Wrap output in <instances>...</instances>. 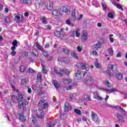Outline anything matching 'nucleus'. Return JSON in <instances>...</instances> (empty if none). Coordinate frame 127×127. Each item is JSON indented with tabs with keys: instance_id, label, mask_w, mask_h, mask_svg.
<instances>
[{
	"instance_id": "1",
	"label": "nucleus",
	"mask_w": 127,
	"mask_h": 127,
	"mask_svg": "<svg viewBox=\"0 0 127 127\" xmlns=\"http://www.w3.org/2000/svg\"><path fill=\"white\" fill-rule=\"evenodd\" d=\"M54 73H56V74L59 75L60 77H62L64 74L69 75L70 74V71L67 69L57 70L55 68H54Z\"/></svg>"
},
{
	"instance_id": "2",
	"label": "nucleus",
	"mask_w": 127,
	"mask_h": 127,
	"mask_svg": "<svg viewBox=\"0 0 127 127\" xmlns=\"http://www.w3.org/2000/svg\"><path fill=\"white\" fill-rule=\"evenodd\" d=\"M83 82L88 86L94 85V79L90 76H87L86 80H84Z\"/></svg>"
},
{
	"instance_id": "3",
	"label": "nucleus",
	"mask_w": 127,
	"mask_h": 127,
	"mask_svg": "<svg viewBox=\"0 0 127 127\" xmlns=\"http://www.w3.org/2000/svg\"><path fill=\"white\" fill-rule=\"evenodd\" d=\"M28 103L26 101H23L21 103L18 104V109H22L23 111H26V106L27 105Z\"/></svg>"
},
{
	"instance_id": "4",
	"label": "nucleus",
	"mask_w": 127,
	"mask_h": 127,
	"mask_svg": "<svg viewBox=\"0 0 127 127\" xmlns=\"http://www.w3.org/2000/svg\"><path fill=\"white\" fill-rule=\"evenodd\" d=\"M91 119L93 122H95L96 124L99 123V116H98V115L93 111L91 112Z\"/></svg>"
},
{
	"instance_id": "5",
	"label": "nucleus",
	"mask_w": 127,
	"mask_h": 127,
	"mask_svg": "<svg viewBox=\"0 0 127 127\" xmlns=\"http://www.w3.org/2000/svg\"><path fill=\"white\" fill-rule=\"evenodd\" d=\"M114 68V64H109L107 66V70L106 71V74L109 75L110 77H114V73H111V70H113Z\"/></svg>"
},
{
	"instance_id": "6",
	"label": "nucleus",
	"mask_w": 127,
	"mask_h": 127,
	"mask_svg": "<svg viewBox=\"0 0 127 127\" xmlns=\"http://www.w3.org/2000/svg\"><path fill=\"white\" fill-rule=\"evenodd\" d=\"M44 111H43L42 109H38V114H36L37 117H38L39 119H41V120L44 118Z\"/></svg>"
},
{
	"instance_id": "7",
	"label": "nucleus",
	"mask_w": 127,
	"mask_h": 127,
	"mask_svg": "<svg viewBox=\"0 0 127 127\" xmlns=\"http://www.w3.org/2000/svg\"><path fill=\"white\" fill-rule=\"evenodd\" d=\"M95 87L98 90H105L107 94H111V93H112V89H104V87H103L102 86H101V84H98V85H96Z\"/></svg>"
},
{
	"instance_id": "8",
	"label": "nucleus",
	"mask_w": 127,
	"mask_h": 127,
	"mask_svg": "<svg viewBox=\"0 0 127 127\" xmlns=\"http://www.w3.org/2000/svg\"><path fill=\"white\" fill-rule=\"evenodd\" d=\"M88 32L86 31L83 32L81 37V41L84 42L86 41L88 39Z\"/></svg>"
},
{
	"instance_id": "9",
	"label": "nucleus",
	"mask_w": 127,
	"mask_h": 127,
	"mask_svg": "<svg viewBox=\"0 0 127 127\" xmlns=\"http://www.w3.org/2000/svg\"><path fill=\"white\" fill-rule=\"evenodd\" d=\"M70 8H71L70 6H62L60 8V10L61 11H63V12H68Z\"/></svg>"
},
{
	"instance_id": "10",
	"label": "nucleus",
	"mask_w": 127,
	"mask_h": 127,
	"mask_svg": "<svg viewBox=\"0 0 127 127\" xmlns=\"http://www.w3.org/2000/svg\"><path fill=\"white\" fill-rule=\"evenodd\" d=\"M58 61L60 64H62V62L64 63H69V59L68 58H63L62 59L59 58Z\"/></svg>"
},
{
	"instance_id": "11",
	"label": "nucleus",
	"mask_w": 127,
	"mask_h": 127,
	"mask_svg": "<svg viewBox=\"0 0 127 127\" xmlns=\"http://www.w3.org/2000/svg\"><path fill=\"white\" fill-rule=\"evenodd\" d=\"M86 65H87L86 63H78L77 64V66L79 69L85 70V69H86Z\"/></svg>"
},
{
	"instance_id": "12",
	"label": "nucleus",
	"mask_w": 127,
	"mask_h": 127,
	"mask_svg": "<svg viewBox=\"0 0 127 127\" xmlns=\"http://www.w3.org/2000/svg\"><path fill=\"white\" fill-rule=\"evenodd\" d=\"M63 30H64V29L62 28H61L60 29V31H55L54 32V35L55 36H57V37H60V36L61 35V34H62V33H63Z\"/></svg>"
},
{
	"instance_id": "13",
	"label": "nucleus",
	"mask_w": 127,
	"mask_h": 127,
	"mask_svg": "<svg viewBox=\"0 0 127 127\" xmlns=\"http://www.w3.org/2000/svg\"><path fill=\"white\" fill-rule=\"evenodd\" d=\"M82 78V73L81 72V70H77L75 75V79L76 80H80Z\"/></svg>"
},
{
	"instance_id": "14",
	"label": "nucleus",
	"mask_w": 127,
	"mask_h": 127,
	"mask_svg": "<svg viewBox=\"0 0 127 127\" xmlns=\"http://www.w3.org/2000/svg\"><path fill=\"white\" fill-rule=\"evenodd\" d=\"M71 110H72V107L69 105V103L65 102L64 104V111L68 112V111H70Z\"/></svg>"
},
{
	"instance_id": "15",
	"label": "nucleus",
	"mask_w": 127,
	"mask_h": 127,
	"mask_svg": "<svg viewBox=\"0 0 127 127\" xmlns=\"http://www.w3.org/2000/svg\"><path fill=\"white\" fill-rule=\"evenodd\" d=\"M22 15L21 14H17L15 18V20L16 21V22H20L21 20H22Z\"/></svg>"
},
{
	"instance_id": "16",
	"label": "nucleus",
	"mask_w": 127,
	"mask_h": 127,
	"mask_svg": "<svg viewBox=\"0 0 127 127\" xmlns=\"http://www.w3.org/2000/svg\"><path fill=\"white\" fill-rule=\"evenodd\" d=\"M47 8L48 10H52V9H53V2L50 1L48 2Z\"/></svg>"
},
{
	"instance_id": "17",
	"label": "nucleus",
	"mask_w": 127,
	"mask_h": 127,
	"mask_svg": "<svg viewBox=\"0 0 127 127\" xmlns=\"http://www.w3.org/2000/svg\"><path fill=\"white\" fill-rule=\"evenodd\" d=\"M60 50L64 51V52L65 53V54H69V53H70V51H69V50H68L67 49H64L63 48H59V49L58 50V53H61V52L60 51Z\"/></svg>"
},
{
	"instance_id": "18",
	"label": "nucleus",
	"mask_w": 127,
	"mask_h": 127,
	"mask_svg": "<svg viewBox=\"0 0 127 127\" xmlns=\"http://www.w3.org/2000/svg\"><path fill=\"white\" fill-rule=\"evenodd\" d=\"M30 52L32 53V54H34L35 56H36V57H38V56H39L38 52L36 50V49H34V48H32L30 50Z\"/></svg>"
},
{
	"instance_id": "19",
	"label": "nucleus",
	"mask_w": 127,
	"mask_h": 127,
	"mask_svg": "<svg viewBox=\"0 0 127 127\" xmlns=\"http://www.w3.org/2000/svg\"><path fill=\"white\" fill-rule=\"evenodd\" d=\"M53 15L54 16H58L60 15V11L58 9H54L52 12Z\"/></svg>"
},
{
	"instance_id": "20",
	"label": "nucleus",
	"mask_w": 127,
	"mask_h": 127,
	"mask_svg": "<svg viewBox=\"0 0 127 127\" xmlns=\"http://www.w3.org/2000/svg\"><path fill=\"white\" fill-rule=\"evenodd\" d=\"M63 82L65 85L67 84H70V83H72V79L70 78H63Z\"/></svg>"
},
{
	"instance_id": "21",
	"label": "nucleus",
	"mask_w": 127,
	"mask_h": 127,
	"mask_svg": "<svg viewBox=\"0 0 127 127\" xmlns=\"http://www.w3.org/2000/svg\"><path fill=\"white\" fill-rule=\"evenodd\" d=\"M20 1L22 3H24V4H31L32 2L31 0H20Z\"/></svg>"
},
{
	"instance_id": "22",
	"label": "nucleus",
	"mask_w": 127,
	"mask_h": 127,
	"mask_svg": "<svg viewBox=\"0 0 127 127\" xmlns=\"http://www.w3.org/2000/svg\"><path fill=\"white\" fill-rule=\"evenodd\" d=\"M116 117L118 120H119V122H120L121 123H123V122H124V118H123V116H122L121 114H120V113L117 114Z\"/></svg>"
},
{
	"instance_id": "23",
	"label": "nucleus",
	"mask_w": 127,
	"mask_h": 127,
	"mask_svg": "<svg viewBox=\"0 0 127 127\" xmlns=\"http://www.w3.org/2000/svg\"><path fill=\"white\" fill-rule=\"evenodd\" d=\"M65 23L67 25L71 26V27H73V26H74V23L71 22V20H70V19H69L65 20Z\"/></svg>"
},
{
	"instance_id": "24",
	"label": "nucleus",
	"mask_w": 127,
	"mask_h": 127,
	"mask_svg": "<svg viewBox=\"0 0 127 127\" xmlns=\"http://www.w3.org/2000/svg\"><path fill=\"white\" fill-rule=\"evenodd\" d=\"M103 84H104V85H105V86H107L108 88H110V87H112V84H111L110 82L108 81V80H105L103 81Z\"/></svg>"
},
{
	"instance_id": "25",
	"label": "nucleus",
	"mask_w": 127,
	"mask_h": 127,
	"mask_svg": "<svg viewBox=\"0 0 127 127\" xmlns=\"http://www.w3.org/2000/svg\"><path fill=\"white\" fill-rule=\"evenodd\" d=\"M35 46H36L37 48H38L39 50H40V51H42V52L44 51L43 48L42 47V46H41V45H39L38 43H36L35 44Z\"/></svg>"
},
{
	"instance_id": "26",
	"label": "nucleus",
	"mask_w": 127,
	"mask_h": 127,
	"mask_svg": "<svg viewBox=\"0 0 127 127\" xmlns=\"http://www.w3.org/2000/svg\"><path fill=\"white\" fill-rule=\"evenodd\" d=\"M35 112H34V114L33 116H32V118H31L30 120L31 122H32L33 124H36L37 123V121L36 120V118L34 116V115H35Z\"/></svg>"
},
{
	"instance_id": "27",
	"label": "nucleus",
	"mask_w": 127,
	"mask_h": 127,
	"mask_svg": "<svg viewBox=\"0 0 127 127\" xmlns=\"http://www.w3.org/2000/svg\"><path fill=\"white\" fill-rule=\"evenodd\" d=\"M123 76L121 73H118L116 75V78L117 79V80H120L121 81V80H123Z\"/></svg>"
},
{
	"instance_id": "28",
	"label": "nucleus",
	"mask_w": 127,
	"mask_h": 127,
	"mask_svg": "<svg viewBox=\"0 0 127 127\" xmlns=\"http://www.w3.org/2000/svg\"><path fill=\"white\" fill-rule=\"evenodd\" d=\"M95 99H96L97 100H98L99 101H102L103 100V98L102 97L100 96V95H99V93L98 92H96V94L95 95H94Z\"/></svg>"
},
{
	"instance_id": "29",
	"label": "nucleus",
	"mask_w": 127,
	"mask_h": 127,
	"mask_svg": "<svg viewBox=\"0 0 127 127\" xmlns=\"http://www.w3.org/2000/svg\"><path fill=\"white\" fill-rule=\"evenodd\" d=\"M18 98H17V100L18 101V102H21L22 101V98H23L22 94H21V93L19 92L18 93Z\"/></svg>"
},
{
	"instance_id": "30",
	"label": "nucleus",
	"mask_w": 127,
	"mask_h": 127,
	"mask_svg": "<svg viewBox=\"0 0 127 127\" xmlns=\"http://www.w3.org/2000/svg\"><path fill=\"white\" fill-rule=\"evenodd\" d=\"M52 84H53L54 86H55L56 89H58V88H59V84H58V83H57V81L53 80Z\"/></svg>"
},
{
	"instance_id": "31",
	"label": "nucleus",
	"mask_w": 127,
	"mask_h": 127,
	"mask_svg": "<svg viewBox=\"0 0 127 127\" xmlns=\"http://www.w3.org/2000/svg\"><path fill=\"white\" fill-rule=\"evenodd\" d=\"M108 51L109 53V55L110 56H113L114 54V50H113V48H110L108 49Z\"/></svg>"
},
{
	"instance_id": "32",
	"label": "nucleus",
	"mask_w": 127,
	"mask_h": 127,
	"mask_svg": "<svg viewBox=\"0 0 127 127\" xmlns=\"http://www.w3.org/2000/svg\"><path fill=\"white\" fill-rule=\"evenodd\" d=\"M95 66L97 69H100V68L102 67V65L101 64L98 63V61L96 60L95 63Z\"/></svg>"
},
{
	"instance_id": "33",
	"label": "nucleus",
	"mask_w": 127,
	"mask_h": 127,
	"mask_svg": "<svg viewBox=\"0 0 127 127\" xmlns=\"http://www.w3.org/2000/svg\"><path fill=\"white\" fill-rule=\"evenodd\" d=\"M78 84L76 83H73L72 85H69L67 86L65 88V90H71L72 88V86H77Z\"/></svg>"
},
{
	"instance_id": "34",
	"label": "nucleus",
	"mask_w": 127,
	"mask_h": 127,
	"mask_svg": "<svg viewBox=\"0 0 127 127\" xmlns=\"http://www.w3.org/2000/svg\"><path fill=\"white\" fill-rule=\"evenodd\" d=\"M84 99L86 100V101H91V97L90 96L88 95V94H85L84 95Z\"/></svg>"
},
{
	"instance_id": "35",
	"label": "nucleus",
	"mask_w": 127,
	"mask_h": 127,
	"mask_svg": "<svg viewBox=\"0 0 127 127\" xmlns=\"http://www.w3.org/2000/svg\"><path fill=\"white\" fill-rule=\"evenodd\" d=\"M43 4L41 2H38L36 3L35 7L38 8L39 7H42Z\"/></svg>"
},
{
	"instance_id": "36",
	"label": "nucleus",
	"mask_w": 127,
	"mask_h": 127,
	"mask_svg": "<svg viewBox=\"0 0 127 127\" xmlns=\"http://www.w3.org/2000/svg\"><path fill=\"white\" fill-rule=\"evenodd\" d=\"M19 117H20V121H21V122H25L26 119H25V117H24V116H23V115L20 114L19 115Z\"/></svg>"
},
{
	"instance_id": "37",
	"label": "nucleus",
	"mask_w": 127,
	"mask_h": 127,
	"mask_svg": "<svg viewBox=\"0 0 127 127\" xmlns=\"http://www.w3.org/2000/svg\"><path fill=\"white\" fill-rule=\"evenodd\" d=\"M93 47V48H100V47H101V43L99 42L97 44H94Z\"/></svg>"
},
{
	"instance_id": "38",
	"label": "nucleus",
	"mask_w": 127,
	"mask_h": 127,
	"mask_svg": "<svg viewBox=\"0 0 127 127\" xmlns=\"http://www.w3.org/2000/svg\"><path fill=\"white\" fill-rule=\"evenodd\" d=\"M42 52L43 56H45L46 58H48L49 57V54H48V52L45 51H43Z\"/></svg>"
},
{
	"instance_id": "39",
	"label": "nucleus",
	"mask_w": 127,
	"mask_h": 127,
	"mask_svg": "<svg viewBox=\"0 0 127 127\" xmlns=\"http://www.w3.org/2000/svg\"><path fill=\"white\" fill-rule=\"evenodd\" d=\"M74 113H75V114H76L77 115H79V116H81V110L75 109H74Z\"/></svg>"
},
{
	"instance_id": "40",
	"label": "nucleus",
	"mask_w": 127,
	"mask_h": 127,
	"mask_svg": "<svg viewBox=\"0 0 127 127\" xmlns=\"http://www.w3.org/2000/svg\"><path fill=\"white\" fill-rule=\"evenodd\" d=\"M80 30L79 28L76 29L75 30V34L76 37H79V36H80Z\"/></svg>"
},
{
	"instance_id": "41",
	"label": "nucleus",
	"mask_w": 127,
	"mask_h": 127,
	"mask_svg": "<svg viewBox=\"0 0 127 127\" xmlns=\"http://www.w3.org/2000/svg\"><path fill=\"white\" fill-rule=\"evenodd\" d=\"M102 6L104 9V10H106L107 9V4H106V2H101Z\"/></svg>"
},
{
	"instance_id": "42",
	"label": "nucleus",
	"mask_w": 127,
	"mask_h": 127,
	"mask_svg": "<svg viewBox=\"0 0 127 127\" xmlns=\"http://www.w3.org/2000/svg\"><path fill=\"white\" fill-rule=\"evenodd\" d=\"M45 103V100L42 99L38 103V106H42V105H44Z\"/></svg>"
},
{
	"instance_id": "43",
	"label": "nucleus",
	"mask_w": 127,
	"mask_h": 127,
	"mask_svg": "<svg viewBox=\"0 0 127 127\" xmlns=\"http://www.w3.org/2000/svg\"><path fill=\"white\" fill-rule=\"evenodd\" d=\"M42 67V72L44 73V74H47V70H46V68L44 67V65L43 64H41Z\"/></svg>"
},
{
	"instance_id": "44",
	"label": "nucleus",
	"mask_w": 127,
	"mask_h": 127,
	"mask_svg": "<svg viewBox=\"0 0 127 127\" xmlns=\"http://www.w3.org/2000/svg\"><path fill=\"white\" fill-rule=\"evenodd\" d=\"M42 21L43 23H44L45 24H47V18H46V17H43L42 18Z\"/></svg>"
},
{
	"instance_id": "45",
	"label": "nucleus",
	"mask_w": 127,
	"mask_h": 127,
	"mask_svg": "<svg viewBox=\"0 0 127 127\" xmlns=\"http://www.w3.org/2000/svg\"><path fill=\"white\" fill-rule=\"evenodd\" d=\"M26 83H27L26 79H22L20 82L21 85H26Z\"/></svg>"
},
{
	"instance_id": "46",
	"label": "nucleus",
	"mask_w": 127,
	"mask_h": 127,
	"mask_svg": "<svg viewBox=\"0 0 127 127\" xmlns=\"http://www.w3.org/2000/svg\"><path fill=\"white\" fill-rule=\"evenodd\" d=\"M71 55L72 57H74V58H75V59H79V57H78V56H77V55H76V53H75L74 52H72Z\"/></svg>"
},
{
	"instance_id": "47",
	"label": "nucleus",
	"mask_w": 127,
	"mask_h": 127,
	"mask_svg": "<svg viewBox=\"0 0 127 127\" xmlns=\"http://www.w3.org/2000/svg\"><path fill=\"white\" fill-rule=\"evenodd\" d=\"M20 72H24L25 71V66L24 65H21L20 67Z\"/></svg>"
},
{
	"instance_id": "48",
	"label": "nucleus",
	"mask_w": 127,
	"mask_h": 127,
	"mask_svg": "<svg viewBox=\"0 0 127 127\" xmlns=\"http://www.w3.org/2000/svg\"><path fill=\"white\" fill-rule=\"evenodd\" d=\"M108 17H110V18H114V14L112 12H109L108 14Z\"/></svg>"
},
{
	"instance_id": "49",
	"label": "nucleus",
	"mask_w": 127,
	"mask_h": 127,
	"mask_svg": "<svg viewBox=\"0 0 127 127\" xmlns=\"http://www.w3.org/2000/svg\"><path fill=\"white\" fill-rule=\"evenodd\" d=\"M38 80H41L42 79V75L41 73H39L37 75Z\"/></svg>"
},
{
	"instance_id": "50",
	"label": "nucleus",
	"mask_w": 127,
	"mask_h": 127,
	"mask_svg": "<svg viewBox=\"0 0 127 127\" xmlns=\"http://www.w3.org/2000/svg\"><path fill=\"white\" fill-rule=\"evenodd\" d=\"M54 126H55L54 124H53L52 123H50L47 125L46 127H54Z\"/></svg>"
},
{
	"instance_id": "51",
	"label": "nucleus",
	"mask_w": 127,
	"mask_h": 127,
	"mask_svg": "<svg viewBox=\"0 0 127 127\" xmlns=\"http://www.w3.org/2000/svg\"><path fill=\"white\" fill-rule=\"evenodd\" d=\"M12 45H13V46H15V47L17 46V41L14 40L13 41V42L12 43Z\"/></svg>"
},
{
	"instance_id": "52",
	"label": "nucleus",
	"mask_w": 127,
	"mask_h": 127,
	"mask_svg": "<svg viewBox=\"0 0 127 127\" xmlns=\"http://www.w3.org/2000/svg\"><path fill=\"white\" fill-rule=\"evenodd\" d=\"M75 97V94H71L69 97L70 101H73V99H74Z\"/></svg>"
},
{
	"instance_id": "53",
	"label": "nucleus",
	"mask_w": 127,
	"mask_h": 127,
	"mask_svg": "<svg viewBox=\"0 0 127 127\" xmlns=\"http://www.w3.org/2000/svg\"><path fill=\"white\" fill-rule=\"evenodd\" d=\"M116 109H118V110H121L122 112H125V110L124 108H123L122 107L118 106L116 107Z\"/></svg>"
},
{
	"instance_id": "54",
	"label": "nucleus",
	"mask_w": 127,
	"mask_h": 127,
	"mask_svg": "<svg viewBox=\"0 0 127 127\" xmlns=\"http://www.w3.org/2000/svg\"><path fill=\"white\" fill-rule=\"evenodd\" d=\"M32 88L33 90H37V88H38V85L36 84L33 85H32Z\"/></svg>"
},
{
	"instance_id": "55",
	"label": "nucleus",
	"mask_w": 127,
	"mask_h": 127,
	"mask_svg": "<svg viewBox=\"0 0 127 127\" xmlns=\"http://www.w3.org/2000/svg\"><path fill=\"white\" fill-rule=\"evenodd\" d=\"M43 105H44L43 106V109H46V108H48V102L44 103Z\"/></svg>"
},
{
	"instance_id": "56",
	"label": "nucleus",
	"mask_w": 127,
	"mask_h": 127,
	"mask_svg": "<svg viewBox=\"0 0 127 127\" xmlns=\"http://www.w3.org/2000/svg\"><path fill=\"white\" fill-rule=\"evenodd\" d=\"M4 21L5 22H9V18L7 16L4 17Z\"/></svg>"
},
{
	"instance_id": "57",
	"label": "nucleus",
	"mask_w": 127,
	"mask_h": 127,
	"mask_svg": "<svg viewBox=\"0 0 127 127\" xmlns=\"http://www.w3.org/2000/svg\"><path fill=\"white\" fill-rule=\"evenodd\" d=\"M116 7H117V8H119V9H121V10H124L123 7H122V6H121V5L119 4L117 5Z\"/></svg>"
},
{
	"instance_id": "58",
	"label": "nucleus",
	"mask_w": 127,
	"mask_h": 127,
	"mask_svg": "<svg viewBox=\"0 0 127 127\" xmlns=\"http://www.w3.org/2000/svg\"><path fill=\"white\" fill-rule=\"evenodd\" d=\"M72 16H76V10L74 9L71 13Z\"/></svg>"
},
{
	"instance_id": "59",
	"label": "nucleus",
	"mask_w": 127,
	"mask_h": 127,
	"mask_svg": "<svg viewBox=\"0 0 127 127\" xmlns=\"http://www.w3.org/2000/svg\"><path fill=\"white\" fill-rule=\"evenodd\" d=\"M92 54L93 55V56H98V53L96 51H92Z\"/></svg>"
},
{
	"instance_id": "60",
	"label": "nucleus",
	"mask_w": 127,
	"mask_h": 127,
	"mask_svg": "<svg viewBox=\"0 0 127 127\" xmlns=\"http://www.w3.org/2000/svg\"><path fill=\"white\" fill-rule=\"evenodd\" d=\"M66 35V34L62 35V34H61V36H60V38H61V39H64Z\"/></svg>"
},
{
	"instance_id": "61",
	"label": "nucleus",
	"mask_w": 127,
	"mask_h": 127,
	"mask_svg": "<svg viewBox=\"0 0 127 127\" xmlns=\"http://www.w3.org/2000/svg\"><path fill=\"white\" fill-rule=\"evenodd\" d=\"M28 71L30 73H34V70H33V69L31 68H29L28 69Z\"/></svg>"
},
{
	"instance_id": "62",
	"label": "nucleus",
	"mask_w": 127,
	"mask_h": 127,
	"mask_svg": "<svg viewBox=\"0 0 127 127\" xmlns=\"http://www.w3.org/2000/svg\"><path fill=\"white\" fill-rule=\"evenodd\" d=\"M10 54L12 56H14L16 54V52L14 51H12V52H11Z\"/></svg>"
},
{
	"instance_id": "63",
	"label": "nucleus",
	"mask_w": 127,
	"mask_h": 127,
	"mask_svg": "<svg viewBox=\"0 0 127 127\" xmlns=\"http://www.w3.org/2000/svg\"><path fill=\"white\" fill-rule=\"evenodd\" d=\"M77 50L78 52H81L82 51V48L80 46H77Z\"/></svg>"
},
{
	"instance_id": "64",
	"label": "nucleus",
	"mask_w": 127,
	"mask_h": 127,
	"mask_svg": "<svg viewBox=\"0 0 127 127\" xmlns=\"http://www.w3.org/2000/svg\"><path fill=\"white\" fill-rule=\"evenodd\" d=\"M117 57H122V53L119 52L117 55Z\"/></svg>"
}]
</instances>
